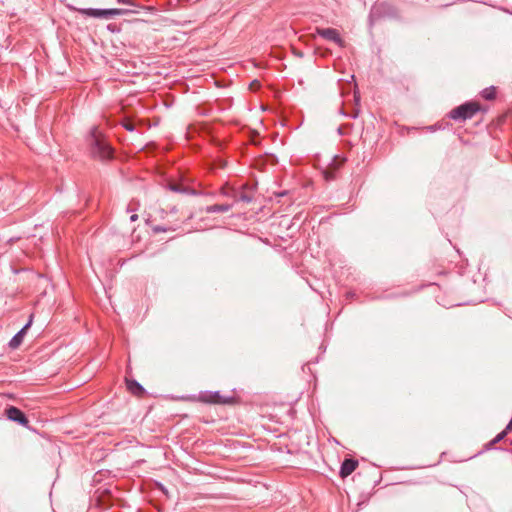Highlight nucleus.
Returning <instances> with one entry per match:
<instances>
[{"label": "nucleus", "instance_id": "nucleus-1", "mask_svg": "<svg viewBox=\"0 0 512 512\" xmlns=\"http://www.w3.org/2000/svg\"><path fill=\"white\" fill-rule=\"evenodd\" d=\"M89 143L93 157L101 160H107L112 157L113 150L97 127L91 129Z\"/></svg>", "mask_w": 512, "mask_h": 512}, {"label": "nucleus", "instance_id": "nucleus-2", "mask_svg": "<svg viewBox=\"0 0 512 512\" xmlns=\"http://www.w3.org/2000/svg\"><path fill=\"white\" fill-rule=\"evenodd\" d=\"M70 10L77 11L82 15L94 17V18H104L109 19L114 16H120L128 13V10L119 9V8H110V9H96V8H76L73 6H68Z\"/></svg>", "mask_w": 512, "mask_h": 512}, {"label": "nucleus", "instance_id": "nucleus-3", "mask_svg": "<svg viewBox=\"0 0 512 512\" xmlns=\"http://www.w3.org/2000/svg\"><path fill=\"white\" fill-rule=\"evenodd\" d=\"M480 110L477 102H466L449 112V117L455 121L471 119Z\"/></svg>", "mask_w": 512, "mask_h": 512}, {"label": "nucleus", "instance_id": "nucleus-4", "mask_svg": "<svg viewBox=\"0 0 512 512\" xmlns=\"http://www.w3.org/2000/svg\"><path fill=\"white\" fill-rule=\"evenodd\" d=\"M316 32L322 38L332 41L340 47L345 46L344 40L341 38L339 32L334 28H317Z\"/></svg>", "mask_w": 512, "mask_h": 512}, {"label": "nucleus", "instance_id": "nucleus-5", "mask_svg": "<svg viewBox=\"0 0 512 512\" xmlns=\"http://www.w3.org/2000/svg\"><path fill=\"white\" fill-rule=\"evenodd\" d=\"M6 416L9 420L17 422L21 424L22 426L27 427L29 424V420L25 416V414L18 409L17 407L10 406L6 409Z\"/></svg>", "mask_w": 512, "mask_h": 512}, {"label": "nucleus", "instance_id": "nucleus-6", "mask_svg": "<svg viewBox=\"0 0 512 512\" xmlns=\"http://www.w3.org/2000/svg\"><path fill=\"white\" fill-rule=\"evenodd\" d=\"M199 400L205 403L223 404L228 403L227 398L220 395L219 392H204L199 395Z\"/></svg>", "mask_w": 512, "mask_h": 512}, {"label": "nucleus", "instance_id": "nucleus-7", "mask_svg": "<svg viewBox=\"0 0 512 512\" xmlns=\"http://www.w3.org/2000/svg\"><path fill=\"white\" fill-rule=\"evenodd\" d=\"M31 323H32V315L30 316L28 323L18 333H16L13 336V338L10 340V342H9L10 348L16 349L22 344L24 335L26 334V331L30 327Z\"/></svg>", "mask_w": 512, "mask_h": 512}, {"label": "nucleus", "instance_id": "nucleus-8", "mask_svg": "<svg viewBox=\"0 0 512 512\" xmlns=\"http://www.w3.org/2000/svg\"><path fill=\"white\" fill-rule=\"evenodd\" d=\"M358 466V461L353 459H345L341 465L340 475L345 478L352 474Z\"/></svg>", "mask_w": 512, "mask_h": 512}, {"label": "nucleus", "instance_id": "nucleus-9", "mask_svg": "<svg viewBox=\"0 0 512 512\" xmlns=\"http://www.w3.org/2000/svg\"><path fill=\"white\" fill-rule=\"evenodd\" d=\"M127 389L136 396H140L144 393V388L135 380L126 379Z\"/></svg>", "mask_w": 512, "mask_h": 512}, {"label": "nucleus", "instance_id": "nucleus-10", "mask_svg": "<svg viewBox=\"0 0 512 512\" xmlns=\"http://www.w3.org/2000/svg\"><path fill=\"white\" fill-rule=\"evenodd\" d=\"M168 187L171 191L176 192V193L194 194L193 189H191L187 186H184L183 184H180V183L171 182V183H169Z\"/></svg>", "mask_w": 512, "mask_h": 512}, {"label": "nucleus", "instance_id": "nucleus-11", "mask_svg": "<svg viewBox=\"0 0 512 512\" xmlns=\"http://www.w3.org/2000/svg\"><path fill=\"white\" fill-rule=\"evenodd\" d=\"M232 208V204H214L205 208L206 213H224Z\"/></svg>", "mask_w": 512, "mask_h": 512}, {"label": "nucleus", "instance_id": "nucleus-12", "mask_svg": "<svg viewBox=\"0 0 512 512\" xmlns=\"http://www.w3.org/2000/svg\"><path fill=\"white\" fill-rule=\"evenodd\" d=\"M482 97L486 100H493L496 96V91L494 87L486 88L481 93Z\"/></svg>", "mask_w": 512, "mask_h": 512}, {"label": "nucleus", "instance_id": "nucleus-13", "mask_svg": "<svg viewBox=\"0 0 512 512\" xmlns=\"http://www.w3.org/2000/svg\"><path fill=\"white\" fill-rule=\"evenodd\" d=\"M221 194L223 196H226V197H229V198H233L235 200L237 192L234 189H232V188L224 186V187L221 188Z\"/></svg>", "mask_w": 512, "mask_h": 512}, {"label": "nucleus", "instance_id": "nucleus-14", "mask_svg": "<svg viewBox=\"0 0 512 512\" xmlns=\"http://www.w3.org/2000/svg\"><path fill=\"white\" fill-rule=\"evenodd\" d=\"M253 200V197L247 193H240L239 195L237 194L236 195V198H235V201H241V202H245V203H250L252 202Z\"/></svg>", "mask_w": 512, "mask_h": 512}, {"label": "nucleus", "instance_id": "nucleus-15", "mask_svg": "<svg viewBox=\"0 0 512 512\" xmlns=\"http://www.w3.org/2000/svg\"><path fill=\"white\" fill-rule=\"evenodd\" d=\"M506 435H507V432L505 430H503L502 432H500L499 434L496 435V437L489 443V446H494L496 443L503 440Z\"/></svg>", "mask_w": 512, "mask_h": 512}, {"label": "nucleus", "instance_id": "nucleus-16", "mask_svg": "<svg viewBox=\"0 0 512 512\" xmlns=\"http://www.w3.org/2000/svg\"><path fill=\"white\" fill-rule=\"evenodd\" d=\"M123 127L128 131H134L135 127L132 123L126 122L123 124Z\"/></svg>", "mask_w": 512, "mask_h": 512}, {"label": "nucleus", "instance_id": "nucleus-17", "mask_svg": "<svg viewBox=\"0 0 512 512\" xmlns=\"http://www.w3.org/2000/svg\"><path fill=\"white\" fill-rule=\"evenodd\" d=\"M117 2L121 3V4L130 5V6H136L135 3L133 2V0H117Z\"/></svg>", "mask_w": 512, "mask_h": 512}, {"label": "nucleus", "instance_id": "nucleus-18", "mask_svg": "<svg viewBox=\"0 0 512 512\" xmlns=\"http://www.w3.org/2000/svg\"><path fill=\"white\" fill-rule=\"evenodd\" d=\"M137 219H138V215H137V214H133V215H131V216H130V220H131V222H134V221H136Z\"/></svg>", "mask_w": 512, "mask_h": 512}]
</instances>
